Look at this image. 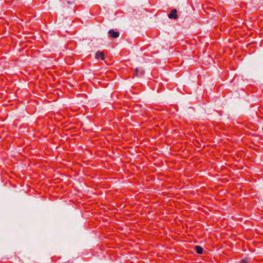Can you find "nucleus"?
Returning <instances> with one entry per match:
<instances>
[{
	"mask_svg": "<svg viewBox=\"0 0 263 263\" xmlns=\"http://www.w3.org/2000/svg\"><path fill=\"white\" fill-rule=\"evenodd\" d=\"M20 46H22V48H17V50L20 52L22 51H23L22 54H24L27 51V49H26V48H27L28 46V43H27L26 42H24L23 41H21L20 43Z\"/></svg>",
	"mask_w": 263,
	"mask_h": 263,
	"instance_id": "1",
	"label": "nucleus"
},
{
	"mask_svg": "<svg viewBox=\"0 0 263 263\" xmlns=\"http://www.w3.org/2000/svg\"><path fill=\"white\" fill-rule=\"evenodd\" d=\"M110 36L112 38H117L119 36L120 33L119 32L115 31L114 29H110L108 31Z\"/></svg>",
	"mask_w": 263,
	"mask_h": 263,
	"instance_id": "2",
	"label": "nucleus"
},
{
	"mask_svg": "<svg viewBox=\"0 0 263 263\" xmlns=\"http://www.w3.org/2000/svg\"><path fill=\"white\" fill-rule=\"evenodd\" d=\"M177 11L175 9L172 10L171 13L168 14V16L170 18L177 19L178 18V15L177 14Z\"/></svg>",
	"mask_w": 263,
	"mask_h": 263,
	"instance_id": "3",
	"label": "nucleus"
},
{
	"mask_svg": "<svg viewBox=\"0 0 263 263\" xmlns=\"http://www.w3.org/2000/svg\"><path fill=\"white\" fill-rule=\"evenodd\" d=\"M95 58L96 59H101L102 60H104L105 59L104 54L103 52H101L100 51H98L96 53Z\"/></svg>",
	"mask_w": 263,
	"mask_h": 263,
	"instance_id": "4",
	"label": "nucleus"
},
{
	"mask_svg": "<svg viewBox=\"0 0 263 263\" xmlns=\"http://www.w3.org/2000/svg\"><path fill=\"white\" fill-rule=\"evenodd\" d=\"M195 250L196 252L199 254H201L203 252L202 248L198 246H195Z\"/></svg>",
	"mask_w": 263,
	"mask_h": 263,
	"instance_id": "5",
	"label": "nucleus"
},
{
	"mask_svg": "<svg viewBox=\"0 0 263 263\" xmlns=\"http://www.w3.org/2000/svg\"><path fill=\"white\" fill-rule=\"evenodd\" d=\"M139 69L138 68H136L135 69L134 76L135 77H138V76H139Z\"/></svg>",
	"mask_w": 263,
	"mask_h": 263,
	"instance_id": "6",
	"label": "nucleus"
},
{
	"mask_svg": "<svg viewBox=\"0 0 263 263\" xmlns=\"http://www.w3.org/2000/svg\"><path fill=\"white\" fill-rule=\"evenodd\" d=\"M66 3L67 4L73 5L75 4V0H67Z\"/></svg>",
	"mask_w": 263,
	"mask_h": 263,
	"instance_id": "7",
	"label": "nucleus"
},
{
	"mask_svg": "<svg viewBox=\"0 0 263 263\" xmlns=\"http://www.w3.org/2000/svg\"><path fill=\"white\" fill-rule=\"evenodd\" d=\"M19 15H20V16H21L22 17L21 18H20V20H21V21H24V15L23 14V13L22 12H19Z\"/></svg>",
	"mask_w": 263,
	"mask_h": 263,
	"instance_id": "8",
	"label": "nucleus"
},
{
	"mask_svg": "<svg viewBox=\"0 0 263 263\" xmlns=\"http://www.w3.org/2000/svg\"><path fill=\"white\" fill-rule=\"evenodd\" d=\"M144 73H145V71L144 70H141L140 72H139V76H143L144 74Z\"/></svg>",
	"mask_w": 263,
	"mask_h": 263,
	"instance_id": "9",
	"label": "nucleus"
},
{
	"mask_svg": "<svg viewBox=\"0 0 263 263\" xmlns=\"http://www.w3.org/2000/svg\"><path fill=\"white\" fill-rule=\"evenodd\" d=\"M242 261L245 262V263H247V261L246 260H245V259H242Z\"/></svg>",
	"mask_w": 263,
	"mask_h": 263,
	"instance_id": "10",
	"label": "nucleus"
},
{
	"mask_svg": "<svg viewBox=\"0 0 263 263\" xmlns=\"http://www.w3.org/2000/svg\"><path fill=\"white\" fill-rule=\"evenodd\" d=\"M21 27H22V28L23 29L24 26H23L22 25H21Z\"/></svg>",
	"mask_w": 263,
	"mask_h": 263,
	"instance_id": "11",
	"label": "nucleus"
},
{
	"mask_svg": "<svg viewBox=\"0 0 263 263\" xmlns=\"http://www.w3.org/2000/svg\"><path fill=\"white\" fill-rule=\"evenodd\" d=\"M20 23L17 21V24L18 25L20 24Z\"/></svg>",
	"mask_w": 263,
	"mask_h": 263,
	"instance_id": "12",
	"label": "nucleus"
}]
</instances>
